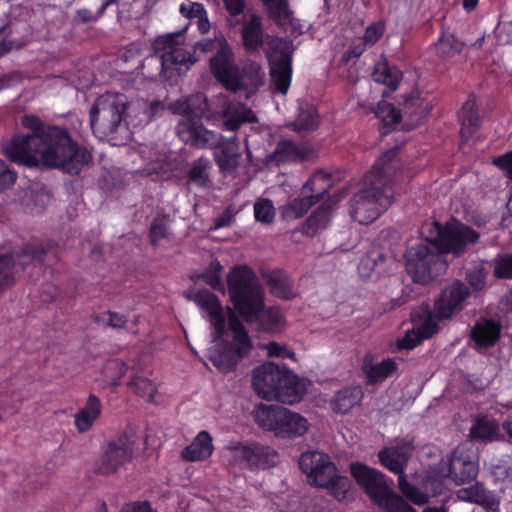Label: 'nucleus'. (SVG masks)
I'll list each match as a JSON object with an SVG mask.
<instances>
[{"mask_svg":"<svg viewBox=\"0 0 512 512\" xmlns=\"http://www.w3.org/2000/svg\"><path fill=\"white\" fill-rule=\"evenodd\" d=\"M421 234L445 259L447 254H452L456 258L463 256L470 246L480 240L478 231L456 219H451L445 224L437 221L427 223L422 227Z\"/></svg>","mask_w":512,"mask_h":512,"instance_id":"obj_6","label":"nucleus"},{"mask_svg":"<svg viewBox=\"0 0 512 512\" xmlns=\"http://www.w3.org/2000/svg\"><path fill=\"white\" fill-rule=\"evenodd\" d=\"M459 119L461 121V139L463 142H468V140L477 132L481 122L474 95H470L463 104L459 112Z\"/></svg>","mask_w":512,"mask_h":512,"instance_id":"obj_27","label":"nucleus"},{"mask_svg":"<svg viewBox=\"0 0 512 512\" xmlns=\"http://www.w3.org/2000/svg\"><path fill=\"white\" fill-rule=\"evenodd\" d=\"M224 116L226 118L225 127L230 131H236L243 123H255L257 121L255 113L243 105L229 106Z\"/></svg>","mask_w":512,"mask_h":512,"instance_id":"obj_39","label":"nucleus"},{"mask_svg":"<svg viewBox=\"0 0 512 512\" xmlns=\"http://www.w3.org/2000/svg\"><path fill=\"white\" fill-rule=\"evenodd\" d=\"M479 472V456L470 443H461L451 453L447 477L461 484L474 480Z\"/></svg>","mask_w":512,"mask_h":512,"instance_id":"obj_11","label":"nucleus"},{"mask_svg":"<svg viewBox=\"0 0 512 512\" xmlns=\"http://www.w3.org/2000/svg\"><path fill=\"white\" fill-rule=\"evenodd\" d=\"M319 117L313 108L300 109V112L295 120V130L301 132L314 131L318 128Z\"/></svg>","mask_w":512,"mask_h":512,"instance_id":"obj_52","label":"nucleus"},{"mask_svg":"<svg viewBox=\"0 0 512 512\" xmlns=\"http://www.w3.org/2000/svg\"><path fill=\"white\" fill-rule=\"evenodd\" d=\"M411 320L414 329L424 339H429L439 331L438 316L433 307V310L428 304L420 305L411 314Z\"/></svg>","mask_w":512,"mask_h":512,"instance_id":"obj_24","label":"nucleus"},{"mask_svg":"<svg viewBox=\"0 0 512 512\" xmlns=\"http://www.w3.org/2000/svg\"><path fill=\"white\" fill-rule=\"evenodd\" d=\"M212 149H214V159L220 171L232 173L237 169L241 152L236 136L225 139L221 135V140Z\"/></svg>","mask_w":512,"mask_h":512,"instance_id":"obj_20","label":"nucleus"},{"mask_svg":"<svg viewBox=\"0 0 512 512\" xmlns=\"http://www.w3.org/2000/svg\"><path fill=\"white\" fill-rule=\"evenodd\" d=\"M313 148L306 143H298L291 139L280 140L274 151L268 155V161L276 165L284 163H301L312 157Z\"/></svg>","mask_w":512,"mask_h":512,"instance_id":"obj_18","label":"nucleus"},{"mask_svg":"<svg viewBox=\"0 0 512 512\" xmlns=\"http://www.w3.org/2000/svg\"><path fill=\"white\" fill-rule=\"evenodd\" d=\"M283 407L278 405L259 404L256 408L254 420L256 424L266 431L276 433Z\"/></svg>","mask_w":512,"mask_h":512,"instance_id":"obj_37","label":"nucleus"},{"mask_svg":"<svg viewBox=\"0 0 512 512\" xmlns=\"http://www.w3.org/2000/svg\"><path fill=\"white\" fill-rule=\"evenodd\" d=\"M349 469L351 476L376 505L392 491L390 484L393 481L390 479L388 483L387 476L381 471L361 462L351 463Z\"/></svg>","mask_w":512,"mask_h":512,"instance_id":"obj_10","label":"nucleus"},{"mask_svg":"<svg viewBox=\"0 0 512 512\" xmlns=\"http://www.w3.org/2000/svg\"><path fill=\"white\" fill-rule=\"evenodd\" d=\"M363 397L364 392L361 386H347L335 394L331 406L334 412L345 414L354 406L359 405Z\"/></svg>","mask_w":512,"mask_h":512,"instance_id":"obj_29","label":"nucleus"},{"mask_svg":"<svg viewBox=\"0 0 512 512\" xmlns=\"http://www.w3.org/2000/svg\"><path fill=\"white\" fill-rule=\"evenodd\" d=\"M176 130L183 141L198 149H212L221 140V134L204 127L201 116L182 119Z\"/></svg>","mask_w":512,"mask_h":512,"instance_id":"obj_15","label":"nucleus"},{"mask_svg":"<svg viewBox=\"0 0 512 512\" xmlns=\"http://www.w3.org/2000/svg\"><path fill=\"white\" fill-rule=\"evenodd\" d=\"M17 179L15 171L0 160V193L12 186Z\"/></svg>","mask_w":512,"mask_h":512,"instance_id":"obj_61","label":"nucleus"},{"mask_svg":"<svg viewBox=\"0 0 512 512\" xmlns=\"http://www.w3.org/2000/svg\"><path fill=\"white\" fill-rule=\"evenodd\" d=\"M208 169L209 161L204 157L198 158L188 170V181L200 188H208L210 184Z\"/></svg>","mask_w":512,"mask_h":512,"instance_id":"obj_44","label":"nucleus"},{"mask_svg":"<svg viewBox=\"0 0 512 512\" xmlns=\"http://www.w3.org/2000/svg\"><path fill=\"white\" fill-rule=\"evenodd\" d=\"M501 336V324L493 319L481 318L470 332L471 339L479 348L494 346Z\"/></svg>","mask_w":512,"mask_h":512,"instance_id":"obj_22","label":"nucleus"},{"mask_svg":"<svg viewBox=\"0 0 512 512\" xmlns=\"http://www.w3.org/2000/svg\"><path fill=\"white\" fill-rule=\"evenodd\" d=\"M128 386L140 397L146 398L148 402H154L157 387L153 381L143 376H134Z\"/></svg>","mask_w":512,"mask_h":512,"instance_id":"obj_46","label":"nucleus"},{"mask_svg":"<svg viewBox=\"0 0 512 512\" xmlns=\"http://www.w3.org/2000/svg\"><path fill=\"white\" fill-rule=\"evenodd\" d=\"M333 206L328 203L321 204L302 223L299 231L307 237H314L328 228L331 222Z\"/></svg>","mask_w":512,"mask_h":512,"instance_id":"obj_26","label":"nucleus"},{"mask_svg":"<svg viewBox=\"0 0 512 512\" xmlns=\"http://www.w3.org/2000/svg\"><path fill=\"white\" fill-rule=\"evenodd\" d=\"M456 496L461 501L474 503L490 510H493L496 505L490 491L479 482L469 487L460 488L456 492Z\"/></svg>","mask_w":512,"mask_h":512,"instance_id":"obj_31","label":"nucleus"},{"mask_svg":"<svg viewBox=\"0 0 512 512\" xmlns=\"http://www.w3.org/2000/svg\"><path fill=\"white\" fill-rule=\"evenodd\" d=\"M222 265L217 259L209 263L207 268L200 274L199 278L202 279L213 290L223 292L224 284L221 279Z\"/></svg>","mask_w":512,"mask_h":512,"instance_id":"obj_48","label":"nucleus"},{"mask_svg":"<svg viewBox=\"0 0 512 512\" xmlns=\"http://www.w3.org/2000/svg\"><path fill=\"white\" fill-rule=\"evenodd\" d=\"M226 281L233 305V309L226 307L228 327L232 334L231 341L225 339L226 316L218 296L207 289H199L189 296V299L208 315L213 328V342L217 344V347L209 352V360L223 373L234 371L239 361L250 354L253 343L243 322L252 324L265 303V291L250 267L234 266Z\"/></svg>","mask_w":512,"mask_h":512,"instance_id":"obj_1","label":"nucleus"},{"mask_svg":"<svg viewBox=\"0 0 512 512\" xmlns=\"http://www.w3.org/2000/svg\"><path fill=\"white\" fill-rule=\"evenodd\" d=\"M123 94L105 93L99 96L90 108V126L94 134L106 137L118 130L127 110Z\"/></svg>","mask_w":512,"mask_h":512,"instance_id":"obj_8","label":"nucleus"},{"mask_svg":"<svg viewBox=\"0 0 512 512\" xmlns=\"http://www.w3.org/2000/svg\"><path fill=\"white\" fill-rule=\"evenodd\" d=\"M424 339L413 328L408 330L405 335L397 340L398 350H412L417 347Z\"/></svg>","mask_w":512,"mask_h":512,"instance_id":"obj_60","label":"nucleus"},{"mask_svg":"<svg viewBox=\"0 0 512 512\" xmlns=\"http://www.w3.org/2000/svg\"><path fill=\"white\" fill-rule=\"evenodd\" d=\"M252 385L263 399L289 405L300 402L307 392L306 384L298 375L274 362H265L253 370Z\"/></svg>","mask_w":512,"mask_h":512,"instance_id":"obj_5","label":"nucleus"},{"mask_svg":"<svg viewBox=\"0 0 512 512\" xmlns=\"http://www.w3.org/2000/svg\"><path fill=\"white\" fill-rule=\"evenodd\" d=\"M102 413V403L98 396L90 394L85 405L74 416V425L79 433L88 432Z\"/></svg>","mask_w":512,"mask_h":512,"instance_id":"obj_25","label":"nucleus"},{"mask_svg":"<svg viewBox=\"0 0 512 512\" xmlns=\"http://www.w3.org/2000/svg\"><path fill=\"white\" fill-rule=\"evenodd\" d=\"M377 506L386 512H417L415 508L393 490Z\"/></svg>","mask_w":512,"mask_h":512,"instance_id":"obj_51","label":"nucleus"},{"mask_svg":"<svg viewBox=\"0 0 512 512\" xmlns=\"http://www.w3.org/2000/svg\"><path fill=\"white\" fill-rule=\"evenodd\" d=\"M233 457L239 465L249 470H265L274 467L278 453L273 448L259 443L238 442L231 447Z\"/></svg>","mask_w":512,"mask_h":512,"instance_id":"obj_13","label":"nucleus"},{"mask_svg":"<svg viewBox=\"0 0 512 512\" xmlns=\"http://www.w3.org/2000/svg\"><path fill=\"white\" fill-rule=\"evenodd\" d=\"M269 21L282 32H306V25L295 16L288 0H276L264 7Z\"/></svg>","mask_w":512,"mask_h":512,"instance_id":"obj_17","label":"nucleus"},{"mask_svg":"<svg viewBox=\"0 0 512 512\" xmlns=\"http://www.w3.org/2000/svg\"><path fill=\"white\" fill-rule=\"evenodd\" d=\"M383 34H363L362 36L354 37L342 56V60L348 63L352 59L359 58L368 48L375 45Z\"/></svg>","mask_w":512,"mask_h":512,"instance_id":"obj_41","label":"nucleus"},{"mask_svg":"<svg viewBox=\"0 0 512 512\" xmlns=\"http://www.w3.org/2000/svg\"><path fill=\"white\" fill-rule=\"evenodd\" d=\"M236 24H241L238 32H263L262 31V19L256 13L245 14L244 12L239 17L238 21H234V24H230L234 28Z\"/></svg>","mask_w":512,"mask_h":512,"instance_id":"obj_57","label":"nucleus"},{"mask_svg":"<svg viewBox=\"0 0 512 512\" xmlns=\"http://www.w3.org/2000/svg\"><path fill=\"white\" fill-rule=\"evenodd\" d=\"M407 274L416 284L427 285L446 273L448 262L434 246L419 243L409 247L405 254Z\"/></svg>","mask_w":512,"mask_h":512,"instance_id":"obj_7","label":"nucleus"},{"mask_svg":"<svg viewBox=\"0 0 512 512\" xmlns=\"http://www.w3.org/2000/svg\"><path fill=\"white\" fill-rule=\"evenodd\" d=\"M271 293L283 300L296 297L293 279L283 270H273L264 275Z\"/></svg>","mask_w":512,"mask_h":512,"instance_id":"obj_28","label":"nucleus"},{"mask_svg":"<svg viewBox=\"0 0 512 512\" xmlns=\"http://www.w3.org/2000/svg\"><path fill=\"white\" fill-rule=\"evenodd\" d=\"M388 263H392V259L381 249L373 247L361 257L358 273L363 279L378 278L387 272Z\"/></svg>","mask_w":512,"mask_h":512,"instance_id":"obj_21","label":"nucleus"},{"mask_svg":"<svg viewBox=\"0 0 512 512\" xmlns=\"http://www.w3.org/2000/svg\"><path fill=\"white\" fill-rule=\"evenodd\" d=\"M320 488L327 489L337 501H343L347 498L351 482L346 476H341L338 472L327 486H321Z\"/></svg>","mask_w":512,"mask_h":512,"instance_id":"obj_53","label":"nucleus"},{"mask_svg":"<svg viewBox=\"0 0 512 512\" xmlns=\"http://www.w3.org/2000/svg\"><path fill=\"white\" fill-rule=\"evenodd\" d=\"M334 183L335 180L331 173L318 170L304 184L303 193H310L313 197H317L319 202L334 186Z\"/></svg>","mask_w":512,"mask_h":512,"instance_id":"obj_36","label":"nucleus"},{"mask_svg":"<svg viewBox=\"0 0 512 512\" xmlns=\"http://www.w3.org/2000/svg\"><path fill=\"white\" fill-rule=\"evenodd\" d=\"M396 475L398 476V487L404 496L416 505H423L427 502V496L407 480L405 471L403 474Z\"/></svg>","mask_w":512,"mask_h":512,"instance_id":"obj_50","label":"nucleus"},{"mask_svg":"<svg viewBox=\"0 0 512 512\" xmlns=\"http://www.w3.org/2000/svg\"><path fill=\"white\" fill-rule=\"evenodd\" d=\"M493 164L503 170L505 175L512 180V150L494 158Z\"/></svg>","mask_w":512,"mask_h":512,"instance_id":"obj_64","label":"nucleus"},{"mask_svg":"<svg viewBox=\"0 0 512 512\" xmlns=\"http://www.w3.org/2000/svg\"><path fill=\"white\" fill-rule=\"evenodd\" d=\"M132 452L133 443L127 434L123 433L110 440L95 464V473L103 476L116 473L131 458Z\"/></svg>","mask_w":512,"mask_h":512,"instance_id":"obj_14","label":"nucleus"},{"mask_svg":"<svg viewBox=\"0 0 512 512\" xmlns=\"http://www.w3.org/2000/svg\"><path fill=\"white\" fill-rule=\"evenodd\" d=\"M493 475L500 481L512 480V458L502 460L495 465Z\"/></svg>","mask_w":512,"mask_h":512,"instance_id":"obj_63","label":"nucleus"},{"mask_svg":"<svg viewBox=\"0 0 512 512\" xmlns=\"http://www.w3.org/2000/svg\"><path fill=\"white\" fill-rule=\"evenodd\" d=\"M252 324H256L259 331L275 333L284 328L285 318L279 308L264 306Z\"/></svg>","mask_w":512,"mask_h":512,"instance_id":"obj_34","label":"nucleus"},{"mask_svg":"<svg viewBox=\"0 0 512 512\" xmlns=\"http://www.w3.org/2000/svg\"><path fill=\"white\" fill-rule=\"evenodd\" d=\"M403 179L400 150L392 148L383 153L365 174L362 186L349 202L351 218L368 225L391 206L395 196L394 185Z\"/></svg>","mask_w":512,"mask_h":512,"instance_id":"obj_4","label":"nucleus"},{"mask_svg":"<svg viewBox=\"0 0 512 512\" xmlns=\"http://www.w3.org/2000/svg\"><path fill=\"white\" fill-rule=\"evenodd\" d=\"M185 34H160L153 42V49L159 54L161 73L167 79L187 73L190 67L198 61L196 52L202 53L216 50L209 60L211 73L226 90L238 92L245 89L243 76L235 63L234 53L222 38L215 35L214 39L198 41L195 45L187 47L180 42Z\"/></svg>","mask_w":512,"mask_h":512,"instance_id":"obj_3","label":"nucleus"},{"mask_svg":"<svg viewBox=\"0 0 512 512\" xmlns=\"http://www.w3.org/2000/svg\"><path fill=\"white\" fill-rule=\"evenodd\" d=\"M230 18V24H234V21H238L245 8L244 0H222Z\"/></svg>","mask_w":512,"mask_h":512,"instance_id":"obj_62","label":"nucleus"},{"mask_svg":"<svg viewBox=\"0 0 512 512\" xmlns=\"http://www.w3.org/2000/svg\"><path fill=\"white\" fill-rule=\"evenodd\" d=\"M413 438H401L395 444L385 446L379 450L377 457L380 465L388 471L396 474H403L406 471L409 460L414 451Z\"/></svg>","mask_w":512,"mask_h":512,"instance_id":"obj_16","label":"nucleus"},{"mask_svg":"<svg viewBox=\"0 0 512 512\" xmlns=\"http://www.w3.org/2000/svg\"><path fill=\"white\" fill-rule=\"evenodd\" d=\"M487 276L488 270L482 264L470 267L465 272L468 287L474 292L482 291L485 288Z\"/></svg>","mask_w":512,"mask_h":512,"instance_id":"obj_49","label":"nucleus"},{"mask_svg":"<svg viewBox=\"0 0 512 512\" xmlns=\"http://www.w3.org/2000/svg\"><path fill=\"white\" fill-rule=\"evenodd\" d=\"M150 242L157 246L162 239L168 237V227L163 220L156 219L152 222L149 230Z\"/></svg>","mask_w":512,"mask_h":512,"instance_id":"obj_59","label":"nucleus"},{"mask_svg":"<svg viewBox=\"0 0 512 512\" xmlns=\"http://www.w3.org/2000/svg\"><path fill=\"white\" fill-rule=\"evenodd\" d=\"M269 44L272 51L280 55L279 58L276 59L270 58V61L289 60V63L292 64V54L294 51L293 40L272 37Z\"/></svg>","mask_w":512,"mask_h":512,"instance_id":"obj_55","label":"nucleus"},{"mask_svg":"<svg viewBox=\"0 0 512 512\" xmlns=\"http://www.w3.org/2000/svg\"><path fill=\"white\" fill-rule=\"evenodd\" d=\"M169 110L173 114L183 115L186 119L188 117H199L200 115L195 113L194 109L191 106L190 98H181L169 105Z\"/></svg>","mask_w":512,"mask_h":512,"instance_id":"obj_58","label":"nucleus"},{"mask_svg":"<svg viewBox=\"0 0 512 512\" xmlns=\"http://www.w3.org/2000/svg\"><path fill=\"white\" fill-rule=\"evenodd\" d=\"M308 430V421L302 415L283 407L275 436L279 438H296Z\"/></svg>","mask_w":512,"mask_h":512,"instance_id":"obj_23","label":"nucleus"},{"mask_svg":"<svg viewBox=\"0 0 512 512\" xmlns=\"http://www.w3.org/2000/svg\"><path fill=\"white\" fill-rule=\"evenodd\" d=\"M291 200L283 209V217L287 220H294L304 216L308 210L318 203L317 197L303 193Z\"/></svg>","mask_w":512,"mask_h":512,"instance_id":"obj_40","label":"nucleus"},{"mask_svg":"<svg viewBox=\"0 0 512 512\" xmlns=\"http://www.w3.org/2000/svg\"><path fill=\"white\" fill-rule=\"evenodd\" d=\"M398 370L397 362L390 357L376 361L375 356L366 354L363 357L361 371L368 386H374L392 377Z\"/></svg>","mask_w":512,"mask_h":512,"instance_id":"obj_19","label":"nucleus"},{"mask_svg":"<svg viewBox=\"0 0 512 512\" xmlns=\"http://www.w3.org/2000/svg\"><path fill=\"white\" fill-rule=\"evenodd\" d=\"M180 12L189 19L190 24L197 25L199 32L210 31V22L203 4L197 2H192L188 6L182 4Z\"/></svg>","mask_w":512,"mask_h":512,"instance_id":"obj_43","label":"nucleus"},{"mask_svg":"<svg viewBox=\"0 0 512 512\" xmlns=\"http://www.w3.org/2000/svg\"><path fill=\"white\" fill-rule=\"evenodd\" d=\"M372 79L385 85L390 91H395L402 79V72L383 58L375 64Z\"/></svg>","mask_w":512,"mask_h":512,"instance_id":"obj_33","label":"nucleus"},{"mask_svg":"<svg viewBox=\"0 0 512 512\" xmlns=\"http://www.w3.org/2000/svg\"><path fill=\"white\" fill-rule=\"evenodd\" d=\"M299 467L306 474L308 482L315 486H327L338 473V468L330 456L320 451L302 453L299 458Z\"/></svg>","mask_w":512,"mask_h":512,"instance_id":"obj_12","label":"nucleus"},{"mask_svg":"<svg viewBox=\"0 0 512 512\" xmlns=\"http://www.w3.org/2000/svg\"><path fill=\"white\" fill-rule=\"evenodd\" d=\"M27 134H16L7 144V157L14 163L27 167L42 164L59 168L70 175H78L92 160L91 153L75 142L68 131L58 126H45L33 114L21 119Z\"/></svg>","mask_w":512,"mask_h":512,"instance_id":"obj_2","label":"nucleus"},{"mask_svg":"<svg viewBox=\"0 0 512 512\" xmlns=\"http://www.w3.org/2000/svg\"><path fill=\"white\" fill-rule=\"evenodd\" d=\"M292 64L289 60L270 61V77L274 92L286 95L292 80Z\"/></svg>","mask_w":512,"mask_h":512,"instance_id":"obj_32","label":"nucleus"},{"mask_svg":"<svg viewBox=\"0 0 512 512\" xmlns=\"http://www.w3.org/2000/svg\"><path fill=\"white\" fill-rule=\"evenodd\" d=\"M498 434V423L486 416L477 418L470 429L471 438L475 440H481L483 442L497 439Z\"/></svg>","mask_w":512,"mask_h":512,"instance_id":"obj_42","label":"nucleus"},{"mask_svg":"<svg viewBox=\"0 0 512 512\" xmlns=\"http://www.w3.org/2000/svg\"><path fill=\"white\" fill-rule=\"evenodd\" d=\"M471 295L469 287L459 279L447 283L434 300L438 320H449L467 306Z\"/></svg>","mask_w":512,"mask_h":512,"instance_id":"obj_9","label":"nucleus"},{"mask_svg":"<svg viewBox=\"0 0 512 512\" xmlns=\"http://www.w3.org/2000/svg\"><path fill=\"white\" fill-rule=\"evenodd\" d=\"M375 115L381 119L382 127L380 128L382 134H387L395 129L400 124L402 114L393 104L387 101L378 102Z\"/></svg>","mask_w":512,"mask_h":512,"instance_id":"obj_38","label":"nucleus"},{"mask_svg":"<svg viewBox=\"0 0 512 512\" xmlns=\"http://www.w3.org/2000/svg\"><path fill=\"white\" fill-rule=\"evenodd\" d=\"M213 453L212 437L207 431H201L190 445L182 451V458L187 461H202Z\"/></svg>","mask_w":512,"mask_h":512,"instance_id":"obj_30","label":"nucleus"},{"mask_svg":"<svg viewBox=\"0 0 512 512\" xmlns=\"http://www.w3.org/2000/svg\"><path fill=\"white\" fill-rule=\"evenodd\" d=\"M493 275L497 279L512 280V252L495 257Z\"/></svg>","mask_w":512,"mask_h":512,"instance_id":"obj_54","label":"nucleus"},{"mask_svg":"<svg viewBox=\"0 0 512 512\" xmlns=\"http://www.w3.org/2000/svg\"><path fill=\"white\" fill-rule=\"evenodd\" d=\"M254 216L256 221L270 224L274 221L275 208L270 199H259L254 204Z\"/></svg>","mask_w":512,"mask_h":512,"instance_id":"obj_56","label":"nucleus"},{"mask_svg":"<svg viewBox=\"0 0 512 512\" xmlns=\"http://www.w3.org/2000/svg\"><path fill=\"white\" fill-rule=\"evenodd\" d=\"M403 112L405 115L410 117L413 125H418L428 113V111L423 107L421 99L414 94H410L406 97L403 104Z\"/></svg>","mask_w":512,"mask_h":512,"instance_id":"obj_47","label":"nucleus"},{"mask_svg":"<svg viewBox=\"0 0 512 512\" xmlns=\"http://www.w3.org/2000/svg\"><path fill=\"white\" fill-rule=\"evenodd\" d=\"M464 42L456 34H440L436 43V53L442 58H450L461 52Z\"/></svg>","mask_w":512,"mask_h":512,"instance_id":"obj_45","label":"nucleus"},{"mask_svg":"<svg viewBox=\"0 0 512 512\" xmlns=\"http://www.w3.org/2000/svg\"><path fill=\"white\" fill-rule=\"evenodd\" d=\"M53 247V243L50 241L39 242L30 241L24 243L19 251L15 252L16 258L21 262L22 265L28 263L37 262L40 264L44 263L45 255L50 252Z\"/></svg>","mask_w":512,"mask_h":512,"instance_id":"obj_35","label":"nucleus"}]
</instances>
